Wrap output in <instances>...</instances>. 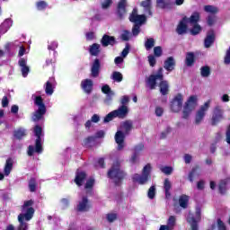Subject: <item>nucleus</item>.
<instances>
[{"label": "nucleus", "instance_id": "nucleus-1", "mask_svg": "<svg viewBox=\"0 0 230 230\" xmlns=\"http://www.w3.org/2000/svg\"><path fill=\"white\" fill-rule=\"evenodd\" d=\"M34 204L35 201L33 199L24 201L22 206V213L18 216L19 226L17 230H28V223L26 222H30L33 218V215H35V208L31 207Z\"/></svg>", "mask_w": 230, "mask_h": 230}, {"label": "nucleus", "instance_id": "nucleus-2", "mask_svg": "<svg viewBox=\"0 0 230 230\" xmlns=\"http://www.w3.org/2000/svg\"><path fill=\"white\" fill-rule=\"evenodd\" d=\"M108 177L113 181L115 186H121L123 181L127 177V172L121 170V163L119 160H116L111 169L108 171Z\"/></svg>", "mask_w": 230, "mask_h": 230}, {"label": "nucleus", "instance_id": "nucleus-3", "mask_svg": "<svg viewBox=\"0 0 230 230\" xmlns=\"http://www.w3.org/2000/svg\"><path fill=\"white\" fill-rule=\"evenodd\" d=\"M34 135L36 136L35 140V147L33 146H28V155L31 157L33 154H42L44 148L42 147V138L40 137L42 136V127L40 125L34 126L33 129Z\"/></svg>", "mask_w": 230, "mask_h": 230}, {"label": "nucleus", "instance_id": "nucleus-4", "mask_svg": "<svg viewBox=\"0 0 230 230\" xmlns=\"http://www.w3.org/2000/svg\"><path fill=\"white\" fill-rule=\"evenodd\" d=\"M152 164H147L142 170V175L138 173H135L132 177L133 182H138V184H146L152 176Z\"/></svg>", "mask_w": 230, "mask_h": 230}, {"label": "nucleus", "instance_id": "nucleus-5", "mask_svg": "<svg viewBox=\"0 0 230 230\" xmlns=\"http://www.w3.org/2000/svg\"><path fill=\"white\" fill-rule=\"evenodd\" d=\"M34 104L37 105V107L39 108L32 114V121H40V119L44 117V114H46V104H44V99H42V96H36L34 100Z\"/></svg>", "mask_w": 230, "mask_h": 230}, {"label": "nucleus", "instance_id": "nucleus-6", "mask_svg": "<svg viewBox=\"0 0 230 230\" xmlns=\"http://www.w3.org/2000/svg\"><path fill=\"white\" fill-rule=\"evenodd\" d=\"M202 209L198 207L196 208L195 216L193 213L189 212L187 217V222L190 225V230H199V222L201 218Z\"/></svg>", "mask_w": 230, "mask_h": 230}, {"label": "nucleus", "instance_id": "nucleus-7", "mask_svg": "<svg viewBox=\"0 0 230 230\" xmlns=\"http://www.w3.org/2000/svg\"><path fill=\"white\" fill-rule=\"evenodd\" d=\"M211 105V100L207 101L204 105H201L199 108V111L196 112L195 125H200L202 121H204V118H206V112L209 110V107Z\"/></svg>", "mask_w": 230, "mask_h": 230}, {"label": "nucleus", "instance_id": "nucleus-8", "mask_svg": "<svg viewBox=\"0 0 230 230\" xmlns=\"http://www.w3.org/2000/svg\"><path fill=\"white\" fill-rule=\"evenodd\" d=\"M164 75H163V67H160L156 75H151L147 78L146 83L149 85V89L154 90L157 85V80H164Z\"/></svg>", "mask_w": 230, "mask_h": 230}, {"label": "nucleus", "instance_id": "nucleus-9", "mask_svg": "<svg viewBox=\"0 0 230 230\" xmlns=\"http://www.w3.org/2000/svg\"><path fill=\"white\" fill-rule=\"evenodd\" d=\"M128 20L135 24H145L146 22V15L137 14V8H134L129 14Z\"/></svg>", "mask_w": 230, "mask_h": 230}, {"label": "nucleus", "instance_id": "nucleus-10", "mask_svg": "<svg viewBox=\"0 0 230 230\" xmlns=\"http://www.w3.org/2000/svg\"><path fill=\"white\" fill-rule=\"evenodd\" d=\"M93 208V203L89 201V199L87 196H84L82 198V199L79 201L77 205V211L79 213H87V211H90Z\"/></svg>", "mask_w": 230, "mask_h": 230}, {"label": "nucleus", "instance_id": "nucleus-11", "mask_svg": "<svg viewBox=\"0 0 230 230\" xmlns=\"http://www.w3.org/2000/svg\"><path fill=\"white\" fill-rule=\"evenodd\" d=\"M224 119V111H222L221 106H216L213 111V115L211 119V125L215 127V125H218L220 121Z\"/></svg>", "mask_w": 230, "mask_h": 230}, {"label": "nucleus", "instance_id": "nucleus-12", "mask_svg": "<svg viewBox=\"0 0 230 230\" xmlns=\"http://www.w3.org/2000/svg\"><path fill=\"white\" fill-rule=\"evenodd\" d=\"M182 94L178 93L171 102V111L172 112H180V111L182 109Z\"/></svg>", "mask_w": 230, "mask_h": 230}, {"label": "nucleus", "instance_id": "nucleus-13", "mask_svg": "<svg viewBox=\"0 0 230 230\" xmlns=\"http://www.w3.org/2000/svg\"><path fill=\"white\" fill-rule=\"evenodd\" d=\"M125 134L122 130H118L115 133V143H117L118 147L117 150H123L125 148Z\"/></svg>", "mask_w": 230, "mask_h": 230}, {"label": "nucleus", "instance_id": "nucleus-14", "mask_svg": "<svg viewBox=\"0 0 230 230\" xmlns=\"http://www.w3.org/2000/svg\"><path fill=\"white\" fill-rule=\"evenodd\" d=\"M125 15H127V0H120L117 5V16L121 21Z\"/></svg>", "mask_w": 230, "mask_h": 230}, {"label": "nucleus", "instance_id": "nucleus-15", "mask_svg": "<svg viewBox=\"0 0 230 230\" xmlns=\"http://www.w3.org/2000/svg\"><path fill=\"white\" fill-rule=\"evenodd\" d=\"M215 40H217V36L215 34V31L210 30L207 32V36L204 40V46L207 49H209L215 44Z\"/></svg>", "mask_w": 230, "mask_h": 230}, {"label": "nucleus", "instance_id": "nucleus-16", "mask_svg": "<svg viewBox=\"0 0 230 230\" xmlns=\"http://www.w3.org/2000/svg\"><path fill=\"white\" fill-rule=\"evenodd\" d=\"M115 114V118H119V119H125L127 116H128V106L121 105L117 110L113 111Z\"/></svg>", "mask_w": 230, "mask_h": 230}, {"label": "nucleus", "instance_id": "nucleus-17", "mask_svg": "<svg viewBox=\"0 0 230 230\" xmlns=\"http://www.w3.org/2000/svg\"><path fill=\"white\" fill-rule=\"evenodd\" d=\"M94 87V83L91 79H84L81 81V89L85 94H91Z\"/></svg>", "mask_w": 230, "mask_h": 230}, {"label": "nucleus", "instance_id": "nucleus-18", "mask_svg": "<svg viewBox=\"0 0 230 230\" xmlns=\"http://www.w3.org/2000/svg\"><path fill=\"white\" fill-rule=\"evenodd\" d=\"M100 69H102V63L98 58H95L91 67V76L93 78H98L100 76Z\"/></svg>", "mask_w": 230, "mask_h": 230}, {"label": "nucleus", "instance_id": "nucleus-19", "mask_svg": "<svg viewBox=\"0 0 230 230\" xmlns=\"http://www.w3.org/2000/svg\"><path fill=\"white\" fill-rule=\"evenodd\" d=\"M87 179V172L84 171H79L77 170L75 172V178L74 180V182L76 184V186H84V182Z\"/></svg>", "mask_w": 230, "mask_h": 230}, {"label": "nucleus", "instance_id": "nucleus-20", "mask_svg": "<svg viewBox=\"0 0 230 230\" xmlns=\"http://www.w3.org/2000/svg\"><path fill=\"white\" fill-rule=\"evenodd\" d=\"M101 44L103 48H107L108 46H114L117 44L116 38L114 36L104 34L101 40Z\"/></svg>", "mask_w": 230, "mask_h": 230}, {"label": "nucleus", "instance_id": "nucleus-21", "mask_svg": "<svg viewBox=\"0 0 230 230\" xmlns=\"http://www.w3.org/2000/svg\"><path fill=\"white\" fill-rule=\"evenodd\" d=\"M176 33H178V35H184L188 33V22L184 20V18L179 22L176 28Z\"/></svg>", "mask_w": 230, "mask_h": 230}, {"label": "nucleus", "instance_id": "nucleus-22", "mask_svg": "<svg viewBox=\"0 0 230 230\" xmlns=\"http://www.w3.org/2000/svg\"><path fill=\"white\" fill-rule=\"evenodd\" d=\"M183 21H186L187 23L193 25V24H199L200 22V13L194 12L190 18L187 16L183 17Z\"/></svg>", "mask_w": 230, "mask_h": 230}, {"label": "nucleus", "instance_id": "nucleus-23", "mask_svg": "<svg viewBox=\"0 0 230 230\" xmlns=\"http://www.w3.org/2000/svg\"><path fill=\"white\" fill-rule=\"evenodd\" d=\"M176 64L177 63L175 62V58L173 57H169L164 62V68L165 69V71H169V73H171V71H173V69H175Z\"/></svg>", "mask_w": 230, "mask_h": 230}, {"label": "nucleus", "instance_id": "nucleus-24", "mask_svg": "<svg viewBox=\"0 0 230 230\" xmlns=\"http://www.w3.org/2000/svg\"><path fill=\"white\" fill-rule=\"evenodd\" d=\"M132 128H134V124L130 119L125 120L122 123H120V130H123L124 134H126L127 136L130 134Z\"/></svg>", "mask_w": 230, "mask_h": 230}, {"label": "nucleus", "instance_id": "nucleus-25", "mask_svg": "<svg viewBox=\"0 0 230 230\" xmlns=\"http://www.w3.org/2000/svg\"><path fill=\"white\" fill-rule=\"evenodd\" d=\"M195 62H197L195 53L187 52L185 56V66H187V67H193V66H195Z\"/></svg>", "mask_w": 230, "mask_h": 230}, {"label": "nucleus", "instance_id": "nucleus-26", "mask_svg": "<svg viewBox=\"0 0 230 230\" xmlns=\"http://www.w3.org/2000/svg\"><path fill=\"white\" fill-rule=\"evenodd\" d=\"M18 66L22 67L21 71L23 78H26V76H28V73H30V66L26 65V59H24V58H20Z\"/></svg>", "mask_w": 230, "mask_h": 230}, {"label": "nucleus", "instance_id": "nucleus-27", "mask_svg": "<svg viewBox=\"0 0 230 230\" xmlns=\"http://www.w3.org/2000/svg\"><path fill=\"white\" fill-rule=\"evenodd\" d=\"M229 182H230L229 178H226L219 181L218 191L220 195H226V193H227V184H229Z\"/></svg>", "mask_w": 230, "mask_h": 230}, {"label": "nucleus", "instance_id": "nucleus-28", "mask_svg": "<svg viewBox=\"0 0 230 230\" xmlns=\"http://www.w3.org/2000/svg\"><path fill=\"white\" fill-rule=\"evenodd\" d=\"M159 88L162 96H166L170 93V84H168V81L161 80Z\"/></svg>", "mask_w": 230, "mask_h": 230}, {"label": "nucleus", "instance_id": "nucleus-29", "mask_svg": "<svg viewBox=\"0 0 230 230\" xmlns=\"http://www.w3.org/2000/svg\"><path fill=\"white\" fill-rule=\"evenodd\" d=\"M188 204H190V196L182 194L179 197V205L182 209L188 208Z\"/></svg>", "mask_w": 230, "mask_h": 230}, {"label": "nucleus", "instance_id": "nucleus-30", "mask_svg": "<svg viewBox=\"0 0 230 230\" xmlns=\"http://www.w3.org/2000/svg\"><path fill=\"white\" fill-rule=\"evenodd\" d=\"M164 190L165 191V199H170V197H172V192H170V190H172V182L168 178L164 181Z\"/></svg>", "mask_w": 230, "mask_h": 230}, {"label": "nucleus", "instance_id": "nucleus-31", "mask_svg": "<svg viewBox=\"0 0 230 230\" xmlns=\"http://www.w3.org/2000/svg\"><path fill=\"white\" fill-rule=\"evenodd\" d=\"M13 168V160L12 157L7 158L4 168V175H10L12 169Z\"/></svg>", "mask_w": 230, "mask_h": 230}, {"label": "nucleus", "instance_id": "nucleus-32", "mask_svg": "<svg viewBox=\"0 0 230 230\" xmlns=\"http://www.w3.org/2000/svg\"><path fill=\"white\" fill-rule=\"evenodd\" d=\"M13 137L21 141L23 137H26V129L22 128H19L18 129L13 131Z\"/></svg>", "mask_w": 230, "mask_h": 230}, {"label": "nucleus", "instance_id": "nucleus-33", "mask_svg": "<svg viewBox=\"0 0 230 230\" xmlns=\"http://www.w3.org/2000/svg\"><path fill=\"white\" fill-rule=\"evenodd\" d=\"M140 6L145 8V12H146L148 15H152V0L142 1Z\"/></svg>", "mask_w": 230, "mask_h": 230}, {"label": "nucleus", "instance_id": "nucleus-34", "mask_svg": "<svg viewBox=\"0 0 230 230\" xmlns=\"http://www.w3.org/2000/svg\"><path fill=\"white\" fill-rule=\"evenodd\" d=\"M100 44L93 43L90 46L89 53L92 57H98V55H100Z\"/></svg>", "mask_w": 230, "mask_h": 230}, {"label": "nucleus", "instance_id": "nucleus-35", "mask_svg": "<svg viewBox=\"0 0 230 230\" xmlns=\"http://www.w3.org/2000/svg\"><path fill=\"white\" fill-rule=\"evenodd\" d=\"M199 170H200V166L196 165L189 172L188 179H189L190 182H193V181L195 180V175H199Z\"/></svg>", "mask_w": 230, "mask_h": 230}, {"label": "nucleus", "instance_id": "nucleus-36", "mask_svg": "<svg viewBox=\"0 0 230 230\" xmlns=\"http://www.w3.org/2000/svg\"><path fill=\"white\" fill-rule=\"evenodd\" d=\"M193 111V107H191L190 104H185L182 111V118L183 119H188L190 118V114Z\"/></svg>", "mask_w": 230, "mask_h": 230}, {"label": "nucleus", "instance_id": "nucleus-37", "mask_svg": "<svg viewBox=\"0 0 230 230\" xmlns=\"http://www.w3.org/2000/svg\"><path fill=\"white\" fill-rule=\"evenodd\" d=\"M94 178H89L85 184H84V190H86V193H89V191H93V188H94Z\"/></svg>", "mask_w": 230, "mask_h": 230}, {"label": "nucleus", "instance_id": "nucleus-38", "mask_svg": "<svg viewBox=\"0 0 230 230\" xmlns=\"http://www.w3.org/2000/svg\"><path fill=\"white\" fill-rule=\"evenodd\" d=\"M200 31H202V26L199 23L193 24L192 28L190 29V33L193 36L199 35Z\"/></svg>", "mask_w": 230, "mask_h": 230}, {"label": "nucleus", "instance_id": "nucleus-39", "mask_svg": "<svg viewBox=\"0 0 230 230\" xmlns=\"http://www.w3.org/2000/svg\"><path fill=\"white\" fill-rule=\"evenodd\" d=\"M170 4V0H156V6L158 8H161L162 10H164V8H168Z\"/></svg>", "mask_w": 230, "mask_h": 230}, {"label": "nucleus", "instance_id": "nucleus-40", "mask_svg": "<svg viewBox=\"0 0 230 230\" xmlns=\"http://www.w3.org/2000/svg\"><path fill=\"white\" fill-rule=\"evenodd\" d=\"M36 8L39 12H44L48 8V2L40 0L36 3Z\"/></svg>", "mask_w": 230, "mask_h": 230}, {"label": "nucleus", "instance_id": "nucleus-41", "mask_svg": "<svg viewBox=\"0 0 230 230\" xmlns=\"http://www.w3.org/2000/svg\"><path fill=\"white\" fill-rule=\"evenodd\" d=\"M200 75L203 78H208L211 75V68L208 66H201Z\"/></svg>", "mask_w": 230, "mask_h": 230}, {"label": "nucleus", "instance_id": "nucleus-42", "mask_svg": "<svg viewBox=\"0 0 230 230\" xmlns=\"http://www.w3.org/2000/svg\"><path fill=\"white\" fill-rule=\"evenodd\" d=\"M29 190H30L31 193H35V191H37V180L35 178L30 179Z\"/></svg>", "mask_w": 230, "mask_h": 230}, {"label": "nucleus", "instance_id": "nucleus-43", "mask_svg": "<svg viewBox=\"0 0 230 230\" xmlns=\"http://www.w3.org/2000/svg\"><path fill=\"white\" fill-rule=\"evenodd\" d=\"M154 46H155V40H154V38H148L145 42L146 51H150Z\"/></svg>", "mask_w": 230, "mask_h": 230}, {"label": "nucleus", "instance_id": "nucleus-44", "mask_svg": "<svg viewBox=\"0 0 230 230\" xmlns=\"http://www.w3.org/2000/svg\"><path fill=\"white\" fill-rule=\"evenodd\" d=\"M204 10L207 13H212L213 15H215V13H218V8L215 5H205Z\"/></svg>", "mask_w": 230, "mask_h": 230}, {"label": "nucleus", "instance_id": "nucleus-45", "mask_svg": "<svg viewBox=\"0 0 230 230\" xmlns=\"http://www.w3.org/2000/svg\"><path fill=\"white\" fill-rule=\"evenodd\" d=\"M45 93L46 94H48V96H51V94L55 93V90L53 89V84L49 81H47L46 83Z\"/></svg>", "mask_w": 230, "mask_h": 230}, {"label": "nucleus", "instance_id": "nucleus-46", "mask_svg": "<svg viewBox=\"0 0 230 230\" xmlns=\"http://www.w3.org/2000/svg\"><path fill=\"white\" fill-rule=\"evenodd\" d=\"M111 78L114 80V82H123V75L120 72L115 71L112 73Z\"/></svg>", "mask_w": 230, "mask_h": 230}, {"label": "nucleus", "instance_id": "nucleus-47", "mask_svg": "<svg viewBox=\"0 0 230 230\" xmlns=\"http://www.w3.org/2000/svg\"><path fill=\"white\" fill-rule=\"evenodd\" d=\"M185 105H190L192 109H195V105H197V95L190 96Z\"/></svg>", "mask_w": 230, "mask_h": 230}, {"label": "nucleus", "instance_id": "nucleus-48", "mask_svg": "<svg viewBox=\"0 0 230 230\" xmlns=\"http://www.w3.org/2000/svg\"><path fill=\"white\" fill-rule=\"evenodd\" d=\"M147 197L148 199H150L151 200H154V199H155V186L153 185L148 189L147 191Z\"/></svg>", "mask_w": 230, "mask_h": 230}, {"label": "nucleus", "instance_id": "nucleus-49", "mask_svg": "<svg viewBox=\"0 0 230 230\" xmlns=\"http://www.w3.org/2000/svg\"><path fill=\"white\" fill-rule=\"evenodd\" d=\"M153 56L156 57L157 58H159V57H163V47L161 46L155 47Z\"/></svg>", "mask_w": 230, "mask_h": 230}, {"label": "nucleus", "instance_id": "nucleus-50", "mask_svg": "<svg viewBox=\"0 0 230 230\" xmlns=\"http://www.w3.org/2000/svg\"><path fill=\"white\" fill-rule=\"evenodd\" d=\"M114 118H117L114 111H112L111 112L108 113L105 117H104V123H109L111 121H112V119H114Z\"/></svg>", "mask_w": 230, "mask_h": 230}, {"label": "nucleus", "instance_id": "nucleus-51", "mask_svg": "<svg viewBox=\"0 0 230 230\" xmlns=\"http://www.w3.org/2000/svg\"><path fill=\"white\" fill-rule=\"evenodd\" d=\"M161 172L165 175H172L173 168L172 166H164L161 168Z\"/></svg>", "mask_w": 230, "mask_h": 230}, {"label": "nucleus", "instance_id": "nucleus-52", "mask_svg": "<svg viewBox=\"0 0 230 230\" xmlns=\"http://www.w3.org/2000/svg\"><path fill=\"white\" fill-rule=\"evenodd\" d=\"M216 21H217V16H215V14H210L207 18V24L208 26H213V24H215Z\"/></svg>", "mask_w": 230, "mask_h": 230}, {"label": "nucleus", "instance_id": "nucleus-53", "mask_svg": "<svg viewBox=\"0 0 230 230\" xmlns=\"http://www.w3.org/2000/svg\"><path fill=\"white\" fill-rule=\"evenodd\" d=\"M139 26H141V24L139 23H135V25L132 28V33L134 35V37H137V35H139L141 30L139 29Z\"/></svg>", "mask_w": 230, "mask_h": 230}, {"label": "nucleus", "instance_id": "nucleus-54", "mask_svg": "<svg viewBox=\"0 0 230 230\" xmlns=\"http://www.w3.org/2000/svg\"><path fill=\"white\" fill-rule=\"evenodd\" d=\"M120 39L121 40H124L126 42L130 40V31H124L123 33L120 35Z\"/></svg>", "mask_w": 230, "mask_h": 230}, {"label": "nucleus", "instance_id": "nucleus-55", "mask_svg": "<svg viewBox=\"0 0 230 230\" xmlns=\"http://www.w3.org/2000/svg\"><path fill=\"white\" fill-rule=\"evenodd\" d=\"M148 58V62H149V65L151 67H155V64H157V60L155 59V56L154 55H149L147 57Z\"/></svg>", "mask_w": 230, "mask_h": 230}, {"label": "nucleus", "instance_id": "nucleus-56", "mask_svg": "<svg viewBox=\"0 0 230 230\" xmlns=\"http://www.w3.org/2000/svg\"><path fill=\"white\" fill-rule=\"evenodd\" d=\"M108 222L112 223L118 218V215L114 213H109L106 215Z\"/></svg>", "mask_w": 230, "mask_h": 230}, {"label": "nucleus", "instance_id": "nucleus-57", "mask_svg": "<svg viewBox=\"0 0 230 230\" xmlns=\"http://www.w3.org/2000/svg\"><path fill=\"white\" fill-rule=\"evenodd\" d=\"M155 114L158 118H161V116H163V114H164V110L161 106H156L155 110Z\"/></svg>", "mask_w": 230, "mask_h": 230}, {"label": "nucleus", "instance_id": "nucleus-58", "mask_svg": "<svg viewBox=\"0 0 230 230\" xmlns=\"http://www.w3.org/2000/svg\"><path fill=\"white\" fill-rule=\"evenodd\" d=\"M176 218H175V216H171L169 218H168V221H167V226L170 227H174L175 226V222H176Z\"/></svg>", "mask_w": 230, "mask_h": 230}, {"label": "nucleus", "instance_id": "nucleus-59", "mask_svg": "<svg viewBox=\"0 0 230 230\" xmlns=\"http://www.w3.org/2000/svg\"><path fill=\"white\" fill-rule=\"evenodd\" d=\"M217 229L218 230H227L226 224L220 218L217 219Z\"/></svg>", "mask_w": 230, "mask_h": 230}, {"label": "nucleus", "instance_id": "nucleus-60", "mask_svg": "<svg viewBox=\"0 0 230 230\" xmlns=\"http://www.w3.org/2000/svg\"><path fill=\"white\" fill-rule=\"evenodd\" d=\"M172 132V128L167 127L165 131L161 133L160 139H166V136Z\"/></svg>", "mask_w": 230, "mask_h": 230}, {"label": "nucleus", "instance_id": "nucleus-61", "mask_svg": "<svg viewBox=\"0 0 230 230\" xmlns=\"http://www.w3.org/2000/svg\"><path fill=\"white\" fill-rule=\"evenodd\" d=\"M145 148V145H143V144H138V145H137L136 146H135V148H134V150H135V154H138V155H139V154L141 153V152H143V149Z\"/></svg>", "mask_w": 230, "mask_h": 230}, {"label": "nucleus", "instance_id": "nucleus-62", "mask_svg": "<svg viewBox=\"0 0 230 230\" xmlns=\"http://www.w3.org/2000/svg\"><path fill=\"white\" fill-rule=\"evenodd\" d=\"M102 92L103 93V94H111V93H112V90H111V86L105 84L102 87Z\"/></svg>", "mask_w": 230, "mask_h": 230}, {"label": "nucleus", "instance_id": "nucleus-63", "mask_svg": "<svg viewBox=\"0 0 230 230\" xmlns=\"http://www.w3.org/2000/svg\"><path fill=\"white\" fill-rule=\"evenodd\" d=\"M226 141L228 145H230V124L226 128Z\"/></svg>", "mask_w": 230, "mask_h": 230}, {"label": "nucleus", "instance_id": "nucleus-64", "mask_svg": "<svg viewBox=\"0 0 230 230\" xmlns=\"http://www.w3.org/2000/svg\"><path fill=\"white\" fill-rule=\"evenodd\" d=\"M225 64H230V47L229 49L226 51V55L225 57Z\"/></svg>", "mask_w": 230, "mask_h": 230}]
</instances>
